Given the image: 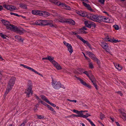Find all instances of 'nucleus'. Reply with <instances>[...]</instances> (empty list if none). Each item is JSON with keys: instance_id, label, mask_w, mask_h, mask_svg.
I'll list each match as a JSON object with an SVG mask.
<instances>
[{"instance_id": "1", "label": "nucleus", "mask_w": 126, "mask_h": 126, "mask_svg": "<svg viewBox=\"0 0 126 126\" xmlns=\"http://www.w3.org/2000/svg\"><path fill=\"white\" fill-rule=\"evenodd\" d=\"M16 78L14 77H12L10 79L5 94L6 95L11 90L15 83Z\"/></svg>"}, {"instance_id": "2", "label": "nucleus", "mask_w": 126, "mask_h": 126, "mask_svg": "<svg viewBox=\"0 0 126 126\" xmlns=\"http://www.w3.org/2000/svg\"><path fill=\"white\" fill-rule=\"evenodd\" d=\"M54 21L57 22H66L72 25H74L75 23L74 21L71 19H65L61 18H59V19H56Z\"/></svg>"}, {"instance_id": "3", "label": "nucleus", "mask_w": 126, "mask_h": 126, "mask_svg": "<svg viewBox=\"0 0 126 126\" xmlns=\"http://www.w3.org/2000/svg\"><path fill=\"white\" fill-rule=\"evenodd\" d=\"M50 2L53 3L55 4L58 5L60 6H61L63 7L64 9L68 10H70L71 8L70 7L64 4L61 3L60 2H59L55 0H49Z\"/></svg>"}, {"instance_id": "4", "label": "nucleus", "mask_w": 126, "mask_h": 126, "mask_svg": "<svg viewBox=\"0 0 126 126\" xmlns=\"http://www.w3.org/2000/svg\"><path fill=\"white\" fill-rule=\"evenodd\" d=\"M87 17H88L90 19L95 21L100 22L102 21V17L98 16L97 15L91 14L88 16Z\"/></svg>"}, {"instance_id": "5", "label": "nucleus", "mask_w": 126, "mask_h": 126, "mask_svg": "<svg viewBox=\"0 0 126 126\" xmlns=\"http://www.w3.org/2000/svg\"><path fill=\"white\" fill-rule=\"evenodd\" d=\"M51 84L53 87L55 89H58L60 87L61 83L59 81L57 82L55 80L52 79Z\"/></svg>"}, {"instance_id": "6", "label": "nucleus", "mask_w": 126, "mask_h": 126, "mask_svg": "<svg viewBox=\"0 0 126 126\" xmlns=\"http://www.w3.org/2000/svg\"><path fill=\"white\" fill-rule=\"evenodd\" d=\"M32 86H30L26 90L25 93L27 94V96L28 97H30L32 94Z\"/></svg>"}, {"instance_id": "7", "label": "nucleus", "mask_w": 126, "mask_h": 126, "mask_svg": "<svg viewBox=\"0 0 126 126\" xmlns=\"http://www.w3.org/2000/svg\"><path fill=\"white\" fill-rule=\"evenodd\" d=\"M84 24L86 26L89 28H90L92 26H93L94 27H96V25L93 22L86 21L84 22Z\"/></svg>"}, {"instance_id": "8", "label": "nucleus", "mask_w": 126, "mask_h": 126, "mask_svg": "<svg viewBox=\"0 0 126 126\" xmlns=\"http://www.w3.org/2000/svg\"><path fill=\"white\" fill-rule=\"evenodd\" d=\"M63 43L67 47L68 51L71 53L73 52V50L72 47L71 45L70 44L66 43L65 41H64Z\"/></svg>"}, {"instance_id": "9", "label": "nucleus", "mask_w": 126, "mask_h": 126, "mask_svg": "<svg viewBox=\"0 0 126 126\" xmlns=\"http://www.w3.org/2000/svg\"><path fill=\"white\" fill-rule=\"evenodd\" d=\"M100 45L107 52H109V49L108 47V44L106 43L103 42H101L100 43Z\"/></svg>"}, {"instance_id": "10", "label": "nucleus", "mask_w": 126, "mask_h": 126, "mask_svg": "<svg viewBox=\"0 0 126 126\" xmlns=\"http://www.w3.org/2000/svg\"><path fill=\"white\" fill-rule=\"evenodd\" d=\"M76 12L77 14L83 17H85L88 16L87 15V13L85 11L77 10L76 11Z\"/></svg>"}, {"instance_id": "11", "label": "nucleus", "mask_w": 126, "mask_h": 126, "mask_svg": "<svg viewBox=\"0 0 126 126\" xmlns=\"http://www.w3.org/2000/svg\"><path fill=\"white\" fill-rule=\"evenodd\" d=\"M1 21L2 23L6 26V29L9 30V29H8V28H9L10 26L11 25L10 23L5 20H2Z\"/></svg>"}, {"instance_id": "12", "label": "nucleus", "mask_w": 126, "mask_h": 126, "mask_svg": "<svg viewBox=\"0 0 126 126\" xmlns=\"http://www.w3.org/2000/svg\"><path fill=\"white\" fill-rule=\"evenodd\" d=\"M40 16H42L45 17H47L50 15L48 12L45 11H41Z\"/></svg>"}, {"instance_id": "13", "label": "nucleus", "mask_w": 126, "mask_h": 126, "mask_svg": "<svg viewBox=\"0 0 126 126\" xmlns=\"http://www.w3.org/2000/svg\"><path fill=\"white\" fill-rule=\"evenodd\" d=\"M53 64L57 69L60 70L62 69L60 65L55 61L53 62Z\"/></svg>"}, {"instance_id": "14", "label": "nucleus", "mask_w": 126, "mask_h": 126, "mask_svg": "<svg viewBox=\"0 0 126 126\" xmlns=\"http://www.w3.org/2000/svg\"><path fill=\"white\" fill-rule=\"evenodd\" d=\"M9 29V30H12L14 31H18V29L17 27L16 26H14L13 25H11L10 26L9 28H8Z\"/></svg>"}, {"instance_id": "15", "label": "nucleus", "mask_w": 126, "mask_h": 126, "mask_svg": "<svg viewBox=\"0 0 126 126\" xmlns=\"http://www.w3.org/2000/svg\"><path fill=\"white\" fill-rule=\"evenodd\" d=\"M122 110L121 109L119 110V111L121 113V114L122 115V119L125 120H126V113L124 112H123Z\"/></svg>"}, {"instance_id": "16", "label": "nucleus", "mask_w": 126, "mask_h": 126, "mask_svg": "<svg viewBox=\"0 0 126 126\" xmlns=\"http://www.w3.org/2000/svg\"><path fill=\"white\" fill-rule=\"evenodd\" d=\"M53 59L54 58L53 57H51L48 56L47 57L43 58L42 59L43 60L48 59L53 63V62L55 61L53 60Z\"/></svg>"}, {"instance_id": "17", "label": "nucleus", "mask_w": 126, "mask_h": 126, "mask_svg": "<svg viewBox=\"0 0 126 126\" xmlns=\"http://www.w3.org/2000/svg\"><path fill=\"white\" fill-rule=\"evenodd\" d=\"M86 53V54L89 56L93 60V59H94V58H95V57L94 55V54L90 53L89 51H88Z\"/></svg>"}, {"instance_id": "18", "label": "nucleus", "mask_w": 126, "mask_h": 126, "mask_svg": "<svg viewBox=\"0 0 126 126\" xmlns=\"http://www.w3.org/2000/svg\"><path fill=\"white\" fill-rule=\"evenodd\" d=\"M41 12V11H38V10H33L32 11V14L34 15H39L40 16V14Z\"/></svg>"}, {"instance_id": "19", "label": "nucleus", "mask_w": 126, "mask_h": 126, "mask_svg": "<svg viewBox=\"0 0 126 126\" xmlns=\"http://www.w3.org/2000/svg\"><path fill=\"white\" fill-rule=\"evenodd\" d=\"M47 25H49L51 27H53L56 28V26L54 24H52V21L51 20H47Z\"/></svg>"}, {"instance_id": "20", "label": "nucleus", "mask_w": 126, "mask_h": 126, "mask_svg": "<svg viewBox=\"0 0 126 126\" xmlns=\"http://www.w3.org/2000/svg\"><path fill=\"white\" fill-rule=\"evenodd\" d=\"M47 25H49L51 27H53L56 28V26L54 24H52V21L51 20H47Z\"/></svg>"}, {"instance_id": "21", "label": "nucleus", "mask_w": 126, "mask_h": 126, "mask_svg": "<svg viewBox=\"0 0 126 126\" xmlns=\"http://www.w3.org/2000/svg\"><path fill=\"white\" fill-rule=\"evenodd\" d=\"M76 78L78 80H79L82 84L85 86L86 84V83L85 81H84L81 79L77 77H76Z\"/></svg>"}, {"instance_id": "22", "label": "nucleus", "mask_w": 126, "mask_h": 126, "mask_svg": "<svg viewBox=\"0 0 126 126\" xmlns=\"http://www.w3.org/2000/svg\"><path fill=\"white\" fill-rule=\"evenodd\" d=\"M17 9L16 7L12 5H9L8 10L11 11H13Z\"/></svg>"}, {"instance_id": "23", "label": "nucleus", "mask_w": 126, "mask_h": 126, "mask_svg": "<svg viewBox=\"0 0 126 126\" xmlns=\"http://www.w3.org/2000/svg\"><path fill=\"white\" fill-rule=\"evenodd\" d=\"M40 97L43 100L45 101L46 102L48 103V102H49V101L44 96L41 95L40 96Z\"/></svg>"}, {"instance_id": "24", "label": "nucleus", "mask_w": 126, "mask_h": 126, "mask_svg": "<svg viewBox=\"0 0 126 126\" xmlns=\"http://www.w3.org/2000/svg\"><path fill=\"white\" fill-rule=\"evenodd\" d=\"M35 98L37 99V100L39 101V103L40 102L42 104L44 105L46 103L44 102L41 101V100L39 99L38 96H37L35 95Z\"/></svg>"}, {"instance_id": "25", "label": "nucleus", "mask_w": 126, "mask_h": 126, "mask_svg": "<svg viewBox=\"0 0 126 126\" xmlns=\"http://www.w3.org/2000/svg\"><path fill=\"white\" fill-rule=\"evenodd\" d=\"M115 67L119 70H120L122 69V68L120 66L119 64H114Z\"/></svg>"}, {"instance_id": "26", "label": "nucleus", "mask_w": 126, "mask_h": 126, "mask_svg": "<svg viewBox=\"0 0 126 126\" xmlns=\"http://www.w3.org/2000/svg\"><path fill=\"white\" fill-rule=\"evenodd\" d=\"M36 116L38 119H43L44 118V116L42 115H36Z\"/></svg>"}, {"instance_id": "27", "label": "nucleus", "mask_w": 126, "mask_h": 126, "mask_svg": "<svg viewBox=\"0 0 126 126\" xmlns=\"http://www.w3.org/2000/svg\"><path fill=\"white\" fill-rule=\"evenodd\" d=\"M94 80V79H90V80H91L92 82L93 83V85L94 86L95 88L97 90L98 89V87L96 85V83L95 82Z\"/></svg>"}, {"instance_id": "28", "label": "nucleus", "mask_w": 126, "mask_h": 126, "mask_svg": "<svg viewBox=\"0 0 126 126\" xmlns=\"http://www.w3.org/2000/svg\"><path fill=\"white\" fill-rule=\"evenodd\" d=\"M47 21L45 20H41V25H47Z\"/></svg>"}, {"instance_id": "29", "label": "nucleus", "mask_w": 126, "mask_h": 126, "mask_svg": "<svg viewBox=\"0 0 126 126\" xmlns=\"http://www.w3.org/2000/svg\"><path fill=\"white\" fill-rule=\"evenodd\" d=\"M87 76H88L89 78L90 79H94L93 77H92V78H91L89 74V73L87 71H85L83 72Z\"/></svg>"}, {"instance_id": "30", "label": "nucleus", "mask_w": 126, "mask_h": 126, "mask_svg": "<svg viewBox=\"0 0 126 126\" xmlns=\"http://www.w3.org/2000/svg\"><path fill=\"white\" fill-rule=\"evenodd\" d=\"M102 21L104 20L106 22H109L110 20L109 19L108 17H102Z\"/></svg>"}, {"instance_id": "31", "label": "nucleus", "mask_w": 126, "mask_h": 126, "mask_svg": "<svg viewBox=\"0 0 126 126\" xmlns=\"http://www.w3.org/2000/svg\"><path fill=\"white\" fill-rule=\"evenodd\" d=\"M76 35L77 37L79 38V39H80L82 42H84L85 41L84 39L82 38L80 36L77 34V33H76Z\"/></svg>"}, {"instance_id": "32", "label": "nucleus", "mask_w": 126, "mask_h": 126, "mask_svg": "<svg viewBox=\"0 0 126 126\" xmlns=\"http://www.w3.org/2000/svg\"><path fill=\"white\" fill-rule=\"evenodd\" d=\"M118 42V40L114 39V38L112 39H111V40H110V42H113L115 43H116L117 42Z\"/></svg>"}, {"instance_id": "33", "label": "nucleus", "mask_w": 126, "mask_h": 126, "mask_svg": "<svg viewBox=\"0 0 126 126\" xmlns=\"http://www.w3.org/2000/svg\"><path fill=\"white\" fill-rule=\"evenodd\" d=\"M20 6L24 9H26L27 7L26 5L24 4H21L20 5Z\"/></svg>"}, {"instance_id": "34", "label": "nucleus", "mask_w": 126, "mask_h": 126, "mask_svg": "<svg viewBox=\"0 0 126 126\" xmlns=\"http://www.w3.org/2000/svg\"><path fill=\"white\" fill-rule=\"evenodd\" d=\"M34 24L37 25H41V20H37L34 23Z\"/></svg>"}, {"instance_id": "35", "label": "nucleus", "mask_w": 126, "mask_h": 126, "mask_svg": "<svg viewBox=\"0 0 126 126\" xmlns=\"http://www.w3.org/2000/svg\"><path fill=\"white\" fill-rule=\"evenodd\" d=\"M78 32L79 33L82 34L86 33V32L82 29L79 30L78 31Z\"/></svg>"}, {"instance_id": "36", "label": "nucleus", "mask_w": 126, "mask_h": 126, "mask_svg": "<svg viewBox=\"0 0 126 126\" xmlns=\"http://www.w3.org/2000/svg\"><path fill=\"white\" fill-rule=\"evenodd\" d=\"M49 109V110H50L51 111H52V112L54 114H55L56 113L55 111L54 110V109L52 108V107L50 106L48 107Z\"/></svg>"}, {"instance_id": "37", "label": "nucleus", "mask_w": 126, "mask_h": 126, "mask_svg": "<svg viewBox=\"0 0 126 126\" xmlns=\"http://www.w3.org/2000/svg\"><path fill=\"white\" fill-rule=\"evenodd\" d=\"M15 38L16 39L18 40L19 41H21V38L20 36L18 35L16 36Z\"/></svg>"}, {"instance_id": "38", "label": "nucleus", "mask_w": 126, "mask_h": 126, "mask_svg": "<svg viewBox=\"0 0 126 126\" xmlns=\"http://www.w3.org/2000/svg\"><path fill=\"white\" fill-rule=\"evenodd\" d=\"M91 116V115L90 114H88V113H87L85 115H83L82 116H81V117L85 118L88 117L89 116Z\"/></svg>"}, {"instance_id": "39", "label": "nucleus", "mask_w": 126, "mask_h": 126, "mask_svg": "<svg viewBox=\"0 0 126 126\" xmlns=\"http://www.w3.org/2000/svg\"><path fill=\"white\" fill-rule=\"evenodd\" d=\"M105 39L106 41L110 42V40H111V39L108 36H106L105 37Z\"/></svg>"}, {"instance_id": "40", "label": "nucleus", "mask_w": 126, "mask_h": 126, "mask_svg": "<svg viewBox=\"0 0 126 126\" xmlns=\"http://www.w3.org/2000/svg\"><path fill=\"white\" fill-rule=\"evenodd\" d=\"M9 5L7 4H4L3 5L4 7L8 10V9H9Z\"/></svg>"}, {"instance_id": "41", "label": "nucleus", "mask_w": 126, "mask_h": 126, "mask_svg": "<svg viewBox=\"0 0 126 126\" xmlns=\"http://www.w3.org/2000/svg\"><path fill=\"white\" fill-rule=\"evenodd\" d=\"M84 42H83V43H84L85 44H86L90 48V44L89 43L87 42V41L85 40H84Z\"/></svg>"}, {"instance_id": "42", "label": "nucleus", "mask_w": 126, "mask_h": 126, "mask_svg": "<svg viewBox=\"0 0 126 126\" xmlns=\"http://www.w3.org/2000/svg\"><path fill=\"white\" fill-rule=\"evenodd\" d=\"M78 113H78V114H79L78 115V117H81V116H82L83 115V114L82 112H81L79 111V112H78Z\"/></svg>"}, {"instance_id": "43", "label": "nucleus", "mask_w": 126, "mask_h": 126, "mask_svg": "<svg viewBox=\"0 0 126 126\" xmlns=\"http://www.w3.org/2000/svg\"><path fill=\"white\" fill-rule=\"evenodd\" d=\"M0 36L4 39H5L6 37V36L4 35L3 34L1 33H0Z\"/></svg>"}, {"instance_id": "44", "label": "nucleus", "mask_w": 126, "mask_h": 126, "mask_svg": "<svg viewBox=\"0 0 126 126\" xmlns=\"http://www.w3.org/2000/svg\"><path fill=\"white\" fill-rule=\"evenodd\" d=\"M0 36L4 39H5L6 37V36L4 35L3 34L1 33H0Z\"/></svg>"}, {"instance_id": "45", "label": "nucleus", "mask_w": 126, "mask_h": 126, "mask_svg": "<svg viewBox=\"0 0 126 126\" xmlns=\"http://www.w3.org/2000/svg\"><path fill=\"white\" fill-rule=\"evenodd\" d=\"M93 60L94 61H97V63H98V64H100V62L97 58H94V59H93Z\"/></svg>"}, {"instance_id": "46", "label": "nucleus", "mask_w": 126, "mask_h": 126, "mask_svg": "<svg viewBox=\"0 0 126 126\" xmlns=\"http://www.w3.org/2000/svg\"><path fill=\"white\" fill-rule=\"evenodd\" d=\"M48 104H50V105L51 106H52L53 107H55L56 106V105L54 104H53L52 103H50L49 101V102H48Z\"/></svg>"}, {"instance_id": "47", "label": "nucleus", "mask_w": 126, "mask_h": 126, "mask_svg": "<svg viewBox=\"0 0 126 126\" xmlns=\"http://www.w3.org/2000/svg\"><path fill=\"white\" fill-rule=\"evenodd\" d=\"M105 117V116L102 113H101L100 114V118L101 119H103Z\"/></svg>"}, {"instance_id": "48", "label": "nucleus", "mask_w": 126, "mask_h": 126, "mask_svg": "<svg viewBox=\"0 0 126 126\" xmlns=\"http://www.w3.org/2000/svg\"><path fill=\"white\" fill-rule=\"evenodd\" d=\"M89 67L90 68H92L93 67V65L92 63H90L89 64Z\"/></svg>"}, {"instance_id": "49", "label": "nucleus", "mask_w": 126, "mask_h": 126, "mask_svg": "<svg viewBox=\"0 0 126 126\" xmlns=\"http://www.w3.org/2000/svg\"><path fill=\"white\" fill-rule=\"evenodd\" d=\"M113 27L116 30H118L119 29V27L117 25H114L113 26Z\"/></svg>"}, {"instance_id": "50", "label": "nucleus", "mask_w": 126, "mask_h": 126, "mask_svg": "<svg viewBox=\"0 0 126 126\" xmlns=\"http://www.w3.org/2000/svg\"><path fill=\"white\" fill-rule=\"evenodd\" d=\"M82 53L85 58L86 59V60H88V61H89V59L86 56L85 54L83 52Z\"/></svg>"}, {"instance_id": "51", "label": "nucleus", "mask_w": 126, "mask_h": 126, "mask_svg": "<svg viewBox=\"0 0 126 126\" xmlns=\"http://www.w3.org/2000/svg\"><path fill=\"white\" fill-rule=\"evenodd\" d=\"M32 71L34 72L36 74H37L39 75H41V74L39 73L38 72L36 71L34 69H33V70Z\"/></svg>"}, {"instance_id": "52", "label": "nucleus", "mask_w": 126, "mask_h": 126, "mask_svg": "<svg viewBox=\"0 0 126 126\" xmlns=\"http://www.w3.org/2000/svg\"><path fill=\"white\" fill-rule=\"evenodd\" d=\"M85 86L89 88H91V86L89 84H87V83H86Z\"/></svg>"}, {"instance_id": "53", "label": "nucleus", "mask_w": 126, "mask_h": 126, "mask_svg": "<svg viewBox=\"0 0 126 126\" xmlns=\"http://www.w3.org/2000/svg\"><path fill=\"white\" fill-rule=\"evenodd\" d=\"M105 0H99V2L102 4L104 3Z\"/></svg>"}, {"instance_id": "54", "label": "nucleus", "mask_w": 126, "mask_h": 126, "mask_svg": "<svg viewBox=\"0 0 126 126\" xmlns=\"http://www.w3.org/2000/svg\"><path fill=\"white\" fill-rule=\"evenodd\" d=\"M27 68L28 69H29L31 71H32L33 70V69L32 68L29 67V66H27Z\"/></svg>"}, {"instance_id": "55", "label": "nucleus", "mask_w": 126, "mask_h": 126, "mask_svg": "<svg viewBox=\"0 0 126 126\" xmlns=\"http://www.w3.org/2000/svg\"><path fill=\"white\" fill-rule=\"evenodd\" d=\"M27 68L28 69H29L31 71H32L33 70V69L32 68L29 67V66H27Z\"/></svg>"}, {"instance_id": "56", "label": "nucleus", "mask_w": 126, "mask_h": 126, "mask_svg": "<svg viewBox=\"0 0 126 126\" xmlns=\"http://www.w3.org/2000/svg\"><path fill=\"white\" fill-rule=\"evenodd\" d=\"M73 112L76 113L77 114H78V113H78V112H79V111L75 110H73Z\"/></svg>"}, {"instance_id": "57", "label": "nucleus", "mask_w": 126, "mask_h": 126, "mask_svg": "<svg viewBox=\"0 0 126 126\" xmlns=\"http://www.w3.org/2000/svg\"><path fill=\"white\" fill-rule=\"evenodd\" d=\"M67 100L71 102H74L75 103H76L77 102V101L76 100H71L69 99H67Z\"/></svg>"}, {"instance_id": "58", "label": "nucleus", "mask_w": 126, "mask_h": 126, "mask_svg": "<svg viewBox=\"0 0 126 126\" xmlns=\"http://www.w3.org/2000/svg\"><path fill=\"white\" fill-rule=\"evenodd\" d=\"M10 14L11 15H14L15 16H18V15L17 14H15V13H10Z\"/></svg>"}, {"instance_id": "59", "label": "nucleus", "mask_w": 126, "mask_h": 126, "mask_svg": "<svg viewBox=\"0 0 126 126\" xmlns=\"http://www.w3.org/2000/svg\"><path fill=\"white\" fill-rule=\"evenodd\" d=\"M20 65L23 66L24 67L26 68H27V67L28 66H27L26 65H23V64H20Z\"/></svg>"}, {"instance_id": "60", "label": "nucleus", "mask_w": 126, "mask_h": 126, "mask_svg": "<svg viewBox=\"0 0 126 126\" xmlns=\"http://www.w3.org/2000/svg\"><path fill=\"white\" fill-rule=\"evenodd\" d=\"M117 93L118 94H119L120 96H122V94L119 91L118 92H117Z\"/></svg>"}, {"instance_id": "61", "label": "nucleus", "mask_w": 126, "mask_h": 126, "mask_svg": "<svg viewBox=\"0 0 126 126\" xmlns=\"http://www.w3.org/2000/svg\"><path fill=\"white\" fill-rule=\"evenodd\" d=\"M80 126H85V125L82 123H80Z\"/></svg>"}, {"instance_id": "62", "label": "nucleus", "mask_w": 126, "mask_h": 126, "mask_svg": "<svg viewBox=\"0 0 126 126\" xmlns=\"http://www.w3.org/2000/svg\"><path fill=\"white\" fill-rule=\"evenodd\" d=\"M3 9L2 6L0 5V11H1Z\"/></svg>"}, {"instance_id": "63", "label": "nucleus", "mask_w": 126, "mask_h": 126, "mask_svg": "<svg viewBox=\"0 0 126 126\" xmlns=\"http://www.w3.org/2000/svg\"><path fill=\"white\" fill-rule=\"evenodd\" d=\"M60 87H62L64 89L65 88V87L63 85H61L60 86Z\"/></svg>"}, {"instance_id": "64", "label": "nucleus", "mask_w": 126, "mask_h": 126, "mask_svg": "<svg viewBox=\"0 0 126 126\" xmlns=\"http://www.w3.org/2000/svg\"><path fill=\"white\" fill-rule=\"evenodd\" d=\"M25 124L24 123H23L21 124L20 126H24Z\"/></svg>"}]
</instances>
